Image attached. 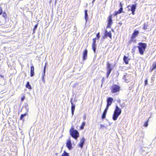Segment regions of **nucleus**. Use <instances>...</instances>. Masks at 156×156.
I'll list each match as a JSON object with an SVG mask.
<instances>
[{
  "mask_svg": "<svg viewBox=\"0 0 156 156\" xmlns=\"http://www.w3.org/2000/svg\"><path fill=\"white\" fill-rule=\"evenodd\" d=\"M121 109L117 105H116L115 108L112 116V119L114 121L116 120L121 114Z\"/></svg>",
  "mask_w": 156,
  "mask_h": 156,
  "instance_id": "nucleus-1",
  "label": "nucleus"
},
{
  "mask_svg": "<svg viewBox=\"0 0 156 156\" xmlns=\"http://www.w3.org/2000/svg\"><path fill=\"white\" fill-rule=\"evenodd\" d=\"M138 45V46H137V47L139 49V53L141 55H143L145 51L147 44L145 43L140 42L139 43Z\"/></svg>",
  "mask_w": 156,
  "mask_h": 156,
  "instance_id": "nucleus-2",
  "label": "nucleus"
},
{
  "mask_svg": "<svg viewBox=\"0 0 156 156\" xmlns=\"http://www.w3.org/2000/svg\"><path fill=\"white\" fill-rule=\"evenodd\" d=\"M70 133L71 136L75 140H77L79 137V133L76 130L74 129L73 128H72L70 129Z\"/></svg>",
  "mask_w": 156,
  "mask_h": 156,
  "instance_id": "nucleus-3",
  "label": "nucleus"
},
{
  "mask_svg": "<svg viewBox=\"0 0 156 156\" xmlns=\"http://www.w3.org/2000/svg\"><path fill=\"white\" fill-rule=\"evenodd\" d=\"M120 87L117 85H113L111 87V92L113 93H115L119 90Z\"/></svg>",
  "mask_w": 156,
  "mask_h": 156,
  "instance_id": "nucleus-4",
  "label": "nucleus"
},
{
  "mask_svg": "<svg viewBox=\"0 0 156 156\" xmlns=\"http://www.w3.org/2000/svg\"><path fill=\"white\" fill-rule=\"evenodd\" d=\"M139 33V32L138 30H135L134 32L133 33L131 36V41H133V39L135 38L138 35Z\"/></svg>",
  "mask_w": 156,
  "mask_h": 156,
  "instance_id": "nucleus-5",
  "label": "nucleus"
},
{
  "mask_svg": "<svg viewBox=\"0 0 156 156\" xmlns=\"http://www.w3.org/2000/svg\"><path fill=\"white\" fill-rule=\"evenodd\" d=\"M70 102L72 105L71 109L72 116H73L74 114V112L75 109V105L73 104V102L72 101V98H71L70 100Z\"/></svg>",
  "mask_w": 156,
  "mask_h": 156,
  "instance_id": "nucleus-6",
  "label": "nucleus"
},
{
  "mask_svg": "<svg viewBox=\"0 0 156 156\" xmlns=\"http://www.w3.org/2000/svg\"><path fill=\"white\" fill-rule=\"evenodd\" d=\"M113 99L111 97H108L107 98V105L109 106L111 105L113 101Z\"/></svg>",
  "mask_w": 156,
  "mask_h": 156,
  "instance_id": "nucleus-7",
  "label": "nucleus"
},
{
  "mask_svg": "<svg viewBox=\"0 0 156 156\" xmlns=\"http://www.w3.org/2000/svg\"><path fill=\"white\" fill-rule=\"evenodd\" d=\"M112 24V15H110L108 17V22L107 27H110L111 25Z\"/></svg>",
  "mask_w": 156,
  "mask_h": 156,
  "instance_id": "nucleus-8",
  "label": "nucleus"
},
{
  "mask_svg": "<svg viewBox=\"0 0 156 156\" xmlns=\"http://www.w3.org/2000/svg\"><path fill=\"white\" fill-rule=\"evenodd\" d=\"M136 4L130 6V11L132 12V13L134 15L135 14V11L136 9Z\"/></svg>",
  "mask_w": 156,
  "mask_h": 156,
  "instance_id": "nucleus-9",
  "label": "nucleus"
},
{
  "mask_svg": "<svg viewBox=\"0 0 156 156\" xmlns=\"http://www.w3.org/2000/svg\"><path fill=\"white\" fill-rule=\"evenodd\" d=\"M66 146L69 150L72 148V144L71 141L70 140H68L66 143Z\"/></svg>",
  "mask_w": 156,
  "mask_h": 156,
  "instance_id": "nucleus-10",
  "label": "nucleus"
},
{
  "mask_svg": "<svg viewBox=\"0 0 156 156\" xmlns=\"http://www.w3.org/2000/svg\"><path fill=\"white\" fill-rule=\"evenodd\" d=\"M46 64H47V63H46L45 65L44 68L43 73H42V80L44 82V77L45 76V71H46Z\"/></svg>",
  "mask_w": 156,
  "mask_h": 156,
  "instance_id": "nucleus-11",
  "label": "nucleus"
},
{
  "mask_svg": "<svg viewBox=\"0 0 156 156\" xmlns=\"http://www.w3.org/2000/svg\"><path fill=\"white\" fill-rule=\"evenodd\" d=\"M87 50L85 49L83 52V60H86L87 59Z\"/></svg>",
  "mask_w": 156,
  "mask_h": 156,
  "instance_id": "nucleus-12",
  "label": "nucleus"
},
{
  "mask_svg": "<svg viewBox=\"0 0 156 156\" xmlns=\"http://www.w3.org/2000/svg\"><path fill=\"white\" fill-rule=\"evenodd\" d=\"M85 141V139L83 137L82 138L80 142L79 145V146L82 148L84 145Z\"/></svg>",
  "mask_w": 156,
  "mask_h": 156,
  "instance_id": "nucleus-13",
  "label": "nucleus"
},
{
  "mask_svg": "<svg viewBox=\"0 0 156 156\" xmlns=\"http://www.w3.org/2000/svg\"><path fill=\"white\" fill-rule=\"evenodd\" d=\"M105 37L108 36L111 39L112 38V33L111 31L108 32L106 30L105 31Z\"/></svg>",
  "mask_w": 156,
  "mask_h": 156,
  "instance_id": "nucleus-14",
  "label": "nucleus"
},
{
  "mask_svg": "<svg viewBox=\"0 0 156 156\" xmlns=\"http://www.w3.org/2000/svg\"><path fill=\"white\" fill-rule=\"evenodd\" d=\"M34 75V67L32 66L30 67V76L33 77Z\"/></svg>",
  "mask_w": 156,
  "mask_h": 156,
  "instance_id": "nucleus-15",
  "label": "nucleus"
},
{
  "mask_svg": "<svg viewBox=\"0 0 156 156\" xmlns=\"http://www.w3.org/2000/svg\"><path fill=\"white\" fill-rule=\"evenodd\" d=\"M123 59L125 64H127L128 63L129 60H130V59L127 57L126 56H124Z\"/></svg>",
  "mask_w": 156,
  "mask_h": 156,
  "instance_id": "nucleus-16",
  "label": "nucleus"
},
{
  "mask_svg": "<svg viewBox=\"0 0 156 156\" xmlns=\"http://www.w3.org/2000/svg\"><path fill=\"white\" fill-rule=\"evenodd\" d=\"M85 19L86 20V23L87 20L88 19V16L87 14V10H86L85 11Z\"/></svg>",
  "mask_w": 156,
  "mask_h": 156,
  "instance_id": "nucleus-17",
  "label": "nucleus"
},
{
  "mask_svg": "<svg viewBox=\"0 0 156 156\" xmlns=\"http://www.w3.org/2000/svg\"><path fill=\"white\" fill-rule=\"evenodd\" d=\"M113 69L112 66H111V64H110L109 62H107L106 69Z\"/></svg>",
  "mask_w": 156,
  "mask_h": 156,
  "instance_id": "nucleus-18",
  "label": "nucleus"
},
{
  "mask_svg": "<svg viewBox=\"0 0 156 156\" xmlns=\"http://www.w3.org/2000/svg\"><path fill=\"white\" fill-rule=\"evenodd\" d=\"M127 77L128 76L127 75H124L123 77V79L124 80V81L125 82H126V83H128L129 81V80L127 78Z\"/></svg>",
  "mask_w": 156,
  "mask_h": 156,
  "instance_id": "nucleus-19",
  "label": "nucleus"
},
{
  "mask_svg": "<svg viewBox=\"0 0 156 156\" xmlns=\"http://www.w3.org/2000/svg\"><path fill=\"white\" fill-rule=\"evenodd\" d=\"M123 4H122L121 2H120V4H119L120 9H119V10L121 12H122V10H123L122 6H123Z\"/></svg>",
  "mask_w": 156,
  "mask_h": 156,
  "instance_id": "nucleus-20",
  "label": "nucleus"
},
{
  "mask_svg": "<svg viewBox=\"0 0 156 156\" xmlns=\"http://www.w3.org/2000/svg\"><path fill=\"white\" fill-rule=\"evenodd\" d=\"M26 87L30 89H31V87L30 84V82H27V84L26 85Z\"/></svg>",
  "mask_w": 156,
  "mask_h": 156,
  "instance_id": "nucleus-21",
  "label": "nucleus"
},
{
  "mask_svg": "<svg viewBox=\"0 0 156 156\" xmlns=\"http://www.w3.org/2000/svg\"><path fill=\"white\" fill-rule=\"evenodd\" d=\"M104 128H105L106 129H107V127L104 125L101 124L100 129H103Z\"/></svg>",
  "mask_w": 156,
  "mask_h": 156,
  "instance_id": "nucleus-22",
  "label": "nucleus"
},
{
  "mask_svg": "<svg viewBox=\"0 0 156 156\" xmlns=\"http://www.w3.org/2000/svg\"><path fill=\"white\" fill-rule=\"evenodd\" d=\"M92 48L94 53H95L96 49V45H92Z\"/></svg>",
  "mask_w": 156,
  "mask_h": 156,
  "instance_id": "nucleus-23",
  "label": "nucleus"
},
{
  "mask_svg": "<svg viewBox=\"0 0 156 156\" xmlns=\"http://www.w3.org/2000/svg\"><path fill=\"white\" fill-rule=\"evenodd\" d=\"M149 26V25L148 23L146 24L144 23V26L143 28V29L144 30H146L148 29V27Z\"/></svg>",
  "mask_w": 156,
  "mask_h": 156,
  "instance_id": "nucleus-24",
  "label": "nucleus"
},
{
  "mask_svg": "<svg viewBox=\"0 0 156 156\" xmlns=\"http://www.w3.org/2000/svg\"><path fill=\"white\" fill-rule=\"evenodd\" d=\"M106 113L107 112H103V113L101 116V118L102 119H104L105 118Z\"/></svg>",
  "mask_w": 156,
  "mask_h": 156,
  "instance_id": "nucleus-25",
  "label": "nucleus"
},
{
  "mask_svg": "<svg viewBox=\"0 0 156 156\" xmlns=\"http://www.w3.org/2000/svg\"><path fill=\"white\" fill-rule=\"evenodd\" d=\"M156 68V62H155L153 64L152 70H154Z\"/></svg>",
  "mask_w": 156,
  "mask_h": 156,
  "instance_id": "nucleus-26",
  "label": "nucleus"
},
{
  "mask_svg": "<svg viewBox=\"0 0 156 156\" xmlns=\"http://www.w3.org/2000/svg\"><path fill=\"white\" fill-rule=\"evenodd\" d=\"M27 115V114L26 113H25L23 114H21L20 117V119H21V120H23V117L24 116H26Z\"/></svg>",
  "mask_w": 156,
  "mask_h": 156,
  "instance_id": "nucleus-27",
  "label": "nucleus"
},
{
  "mask_svg": "<svg viewBox=\"0 0 156 156\" xmlns=\"http://www.w3.org/2000/svg\"><path fill=\"white\" fill-rule=\"evenodd\" d=\"M85 122H83L82 124V125L80 127V128L81 129H83L84 128V126L85 125Z\"/></svg>",
  "mask_w": 156,
  "mask_h": 156,
  "instance_id": "nucleus-28",
  "label": "nucleus"
},
{
  "mask_svg": "<svg viewBox=\"0 0 156 156\" xmlns=\"http://www.w3.org/2000/svg\"><path fill=\"white\" fill-rule=\"evenodd\" d=\"M96 39H97V38H93V44H92V45H96Z\"/></svg>",
  "mask_w": 156,
  "mask_h": 156,
  "instance_id": "nucleus-29",
  "label": "nucleus"
},
{
  "mask_svg": "<svg viewBox=\"0 0 156 156\" xmlns=\"http://www.w3.org/2000/svg\"><path fill=\"white\" fill-rule=\"evenodd\" d=\"M62 156H69V154L67 152H66L65 151H64V153L62 154Z\"/></svg>",
  "mask_w": 156,
  "mask_h": 156,
  "instance_id": "nucleus-30",
  "label": "nucleus"
},
{
  "mask_svg": "<svg viewBox=\"0 0 156 156\" xmlns=\"http://www.w3.org/2000/svg\"><path fill=\"white\" fill-rule=\"evenodd\" d=\"M38 26V24H36L35 25L34 27V29H33V33L34 34L35 33V31L36 29L37 28Z\"/></svg>",
  "mask_w": 156,
  "mask_h": 156,
  "instance_id": "nucleus-31",
  "label": "nucleus"
},
{
  "mask_svg": "<svg viewBox=\"0 0 156 156\" xmlns=\"http://www.w3.org/2000/svg\"><path fill=\"white\" fill-rule=\"evenodd\" d=\"M121 12L119 10L115 12L114 15L116 16L118 14L121 13Z\"/></svg>",
  "mask_w": 156,
  "mask_h": 156,
  "instance_id": "nucleus-32",
  "label": "nucleus"
},
{
  "mask_svg": "<svg viewBox=\"0 0 156 156\" xmlns=\"http://www.w3.org/2000/svg\"><path fill=\"white\" fill-rule=\"evenodd\" d=\"M136 47H137V46H134L133 47V49H132V53H133V52H134L135 49H136Z\"/></svg>",
  "mask_w": 156,
  "mask_h": 156,
  "instance_id": "nucleus-33",
  "label": "nucleus"
},
{
  "mask_svg": "<svg viewBox=\"0 0 156 156\" xmlns=\"http://www.w3.org/2000/svg\"><path fill=\"white\" fill-rule=\"evenodd\" d=\"M112 70H113V69H107V73H110L111 71H112Z\"/></svg>",
  "mask_w": 156,
  "mask_h": 156,
  "instance_id": "nucleus-34",
  "label": "nucleus"
},
{
  "mask_svg": "<svg viewBox=\"0 0 156 156\" xmlns=\"http://www.w3.org/2000/svg\"><path fill=\"white\" fill-rule=\"evenodd\" d=\"M109 106H108L107 105L106 107V108H105V110L104 111V112L107 113V111H108V108H109Z\"/></svg>",
  "mask_w": 156,
  "mask_h": 156,
  "instance_id": "nucleus-35",
  "label": "nucleus"
},
{
  "mask_svg": "<svg viewBox=\"0 0 156 156\" xmlns=\"http://www.w3.org/2000/svg\"><path fill=\"white\" fill-rule=\"evenodd\" d=\"M96 37L98 38V40L100 37V33L99 32L97 34Z\"/></svg>",
  "mask_w": 156,
  "mask_h": 156,
  "instance_id": "nucleus-36",
  "label": "nucleus"
},
{
  "mask_svg": "<svg viewBox=\"0 0 156 156\" xmlns=\"http://www.w3.org/2000/svg\"><path fill=\"white\" fill-rule=\"evenodd\" d=\"M148 80L146 79L145 81V85L146 86L147 84Z\"/></svg>",
  "mask_w": 156,
  "mask_h": 156,
  "instance_id": "nucleus-37",
  "label": "nucleus"
},
{
  "mask_svg": "<svg viewBox=\"0 0 156 156\" xmlns=\"http://www.w3.org/2000/svg\"><path fill=\"white\" fill-rule=\"evenodd\" d=\"M148 125V121L145 122L144 125L145 126L147 127Z\"/></svg>",
  "mask_w": 156,
  "mask_h": 156,
  "instance_id": "nucleus-38",
  "label": "nucleus"
},
{
  "mask_svg": "<svg viewBox=\"0 0 156 156\" xmlns=\"http://www.w3.org/2000/svg\"><path fill=\"white\" fill-rule=\"evenodd\" d=\"M2 13V9L1 7H0V15Z\"/></svg>",
  "mask_w": 156,
  "mask_h": 156,
  "instance_id": "nucleus-39",
  "label": "nucleus"
},
{
  "mask_svg": "<svg viewBox=\"0 0 156 156\" xmlns=\"http://www.w3.org/2000/svg\"><path fill=\"white\" fill-rule=\"evenodd\" d=\"M127 8H128V11H129L130 10V6L129 5H128L127 7Z\"/></svg>",
  "mask_w": 156,
  "mask_h": 156,
  "instance_id": "nucleus-40",
  "label": "nucleus"
},
{
  "mask_svg": "<svg viewBox=\"0 0 156 156\" xmlns=\"http://www.w3.org/2000/svg\"><path fill=\"white\" fill-rule=\"evenodd\" d=\"M2 16L3 17H5L6 16V14L4 12L3 13Z\"/></svg>",
  "mask_w": 156,
  "mask_h": 156,
  "instance_id": "nucleus-41",
  "label": "nucleus"
},
{
  "mask_svg": "<svg viewBox=\"0 0 156 156\" xmlns=\"http://www.w3.org/2000/svg\"><path fill=\"white\" fill-rule=\"evenodd\" d=\"M104 80H105V79L104 77H103L102 79V83H101V86H102V83H103V82H104Z\"/></svg>",
  "mask_w": 156,
  "mask_h": 156,
  "instance_id": "nucleus-42",
  "label": "nucleus"
},
{
  "mask_svg": "<svg viewBox=\"0 0 156 156\" xmlns=\"http://www.w3.org/2000/svg\"><path fill=\"white\" fill-rule=\"evenodd\" d=\"M120 106L122 108H123L125 106V105L120 104Z\"/></svg>",
  "mask_w": 156,
  "mask_h": 156,
  "instance_id": "nucleus-43",
  "label": "nucleus"
},
{
  "mask_svg": "<svg viewBox=\"0 0 156 156\" xmlns=\"http://www.w3.org/2000/svg\"><path fill=\"white\" fill-rule=\"evenodd\" d=\"M110 74V73H107V78H108Z\"/></svg>",
  "mask_w": 156,
  "mask_h": 156,
  "instance_id": "nucleus-44",
  "label": "nucleus"
},
{
  "mask_svg": "<svg viewBox=\"0 0 156 156\" xmlns=\"http://www.w3.org/2000/svg\"><path fill=\"white\" fill-rule=\"evenodd\" d=\"M106 37H105V36H103L102 37V38H103V39H105V38H106Z\"/></svg>",
  "mask_w": 156,
  "mask_h": 156,
  "instance_id": "nucleus-45",
  "label": "nucleus"
},
{
  "mask_svg": "<svg viewBox=\"0 0 156 156\" xmlns=\"http://www.w3.org/2000/svg\"><path fill=\"white\" fill-rule=\"evenodd\" d=\"M24 98H22L21 99V100L22 101H23L24 100Z\"/></svg>",
  "mask_w": 156,
  "mask_h": 156,
  "instance_id": "nucleus-46",
  "label": "nucleus"
},
{
  "mask_svg": "<svg viewBox=\"0 0 156 156\" xmlns=\"http://www.w3.org/2000/svg\"><path fill=\"white\" fill-rule=\"evenodd\" d=\"M95 0H93V1H92V3L93 4L94 3V2L95 1Z\"/></svg>",
  "mask_w": 156,
  "mask_h": 156,
  "instance_id": "nucleus-47",
  "label": "nucleus"
},
{
  "mask_svg": "<svg viewBox=\"0 0 156 156\" xmlns=\"http://www.w3.org/2000/svg\"><path fill=\"white\" fill-rule=\"evenodd\" d=\"M74 101L75 102H76V101H76V100H75Z\"/></svg>",
  "mask_w": 156,
  "mask_h": 156,
  "instance_id": "nucleus-48",
  "label": "nucleus"
},
{
  "mask_svg": "<svg viewBox=\"0 0 156 156\" xmlns=\"http://www.w3.org/2000/svg\"><path fill=\"white\" fill-rule=\"evenodd\" d=\"M118 102H119V103H120V100H119V101H118Z\"/></svg>",
  "mask_w": 156,
  "mask_h": 156,
  "instance_id": "nucleus-49",
  "label": "nucleus"
},
{
  "mask_svg": "<svg viewBox=\"0 0 156 156\" xmlns=\"http://www.w3.org/2000/svg\"><path fill=\"white\" fill-rule=\"evenodd\" d=\"M86 119V117H84V119Z\"/></svg>",
  "mask_w": 156,
  "mask_h": 156,
  "instance_id": "nucleus-50",
  "label": "nucleus"
}]
</instances>
